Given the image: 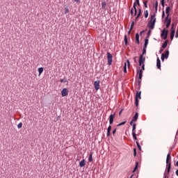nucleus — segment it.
<instances>
[{
    "mask_svg": "<svg viewBox=\"0 0 178 178\" xmlns=\"http://www.w3.org/2000/svg\"><path fill=\"white\" fill-rule=\"evenodd\" d=\"M168 33H169L168 30L165 29H163L161 33V37H163V40H166V38H168Z\"/></svg>",
    "mask_w": 178,
    "mask_h": 178,
    "instance_id": "obj_5",
    "label": "nucleus"
},
{
    "mask_svg": "<svg viewBox=\"0 0 178 178\" xmlns=\"http://www.w3.org/2000/svg\"><path fill=\"white\" fill-rule=\"evenodd\" d=\"M154 8H155L156 12H158V1H156L154 4Z\"/></svg>",
    "mask_w": 178,
    "mask_h": 178,
    "instance_id": "obj_32",
    "label": "nucleus"
},
{
    "mask_svg": "<svg viewBox=\"0 0 178 178\" xmlns=\"http://www.w3.org/2000/svg\"><path fill=\"white\" fill-rule=\"evenodd\" d=\"M145 54H147V47H143V54H142L143 56H144Z\"/></svg>",
    "mask_w": 178,
    "mask_h": 178,
    "instance_id": "obj_26",
    "label": "nucleus"
},
{
    "mask_svg": "<svg viewBox=\"0 0 178 178\" xmlns=\"http://www.w3.org/2000/svg\"><path fill=\"white\" fill-rule=\"evenodd\" d=\"M124 41L125 45H127V35H124Z\"/></svg>",
    "mask_w": 178,
    "mask_h": 178,
    "instance_id": "obj_33",
    "label": "nucleus"
},
{
    "mask_svg": "<svg viewBox=\"0 0 178 178\" xmlns=\"http://www.w3.org/2000/svg\"><path fill=\"white\" fill-rule=\"evenodd\" d=\"M79 166H80V168H84V166H86V160L85 159H83L81 161H80Z\"/></svg>",
    "mask_w": 178,
    "mask_h": 178,
    "instance_id": "obj_17",
    "label": "nucleus"
},
{
    "mask_svg": "<svg viewBox=\"0 0 178 178\" xmlns=\"http://www.w3.org/2000/svg\"><path fill=\"white\" fill-rule=\"evenodd\" d=\"M156 66L157 69H161V60L159 59V58H157Z\"/></svg>",
    "mask_w": 178,
    "mask_h": 178,
    "instance_id": "obj_20",
    "label": "nucleus"
},
{
    "mask_svg": "<svg viewBox=\"0 0 178 178\" xmlns=\"http://www.w3.org/2000/svg\"><path fill=\"white\" fill-rule=\"evenodd\" d=\"M145 62V57L141 54L139 58V65L141 66Z\"/></svg>",
    "mask_w": 178,
    "mask_h": 178,
    "instance_id": "obj_10",
    "label": "nucleus"
},
{
    "mask_svg": "<svg viewBox=\"0 0 178 178\" xmlns=\"http://www.w3.org/2000/svg\"><path fill=\"white\" fill-rule=\"evenodd\" d=\"M88 161L89 162H92V154L90 153L89 158H88Z\"/></svg>",
    "mask_w": 178,
    "mask_h": 178,
    "instance_id": "obj_31",
    "label": "nucleus"
},
{
    "mask_svg": "<svg viewBox=\"0 0 178 178\" xmlns=\"http://www.w3.org/2000/svg\"><path fill=\"white\" fill-rule=\"evenodd\" d=\"M163 51V49H161V50H160V53L162 52Z\"/></svg>",
    "mask_w": 178,
    "mask_h": 178,
    "instance_id": "obj_59",
    "label": "nucleus"
},
{
    "mask_svg": "<svg viewBox=\"0 0 178 178\" xmlns=\"http://www.w3.org/2000/svg\"><path fill=\"white\" fill-rule=\"evenodd\" d=\"M150 33H151V31H148V34H150Z\"/></svg>",
    "mask_w": 178,
    "mask_h": 178,
    "instance_id": "obj_58",
    "label": "nucleus"
},
{
    "mask_svg": "<svg viewBox=\"0 0 178 178\" xmlns=\"http://www.w3.org/2000/svg\"><path fill=\"white\" fill-rule=\"evenodd\" d=\"M176 166H178V161L176 163Z\"/></svg>",
    "mask_w": 178,
    "mask_h": 178,
    "instance_id": "obj_56",
    "label": "nucleus"
},
{
    "mask_svg": "<svg viewBox=\"0 0 178 178\" xmlns=\"http://www.w3.org/2000/svg\"><path fill=\"white\" fill-rule=\"evenodd\" d=\"M175 29H173V25H172L171 33H170V40H173L175 38Z\"/></svg>",
    "mask_w": 178,
    "mask_h": 178,
    "instance_id": "obj_13",
    "label": "nucleus"
},
{
    "mask_svg": "<svg viewBox=\"0 0 178 178\" xmlns=\"http://www.w3.org/2000/svg\"><path fill=\"white\" fill-rule=\"evenodd\" d=\"M107 60L108 66H111V65H112V62L113 61V56H112L109 52L107 53Z\"/></svg>",
    "mask_w": 178,
    "mask_h": 178,
    "instance_id": "obj_3",
    "label": "nucleus"
},
{
    "mask_svg": "<svg viewBox=\"0 0 178 178\" xmlns=\"http://www.w3.org/2000/svg\"><path fill=\"white\" fill-rule=\"evenodd\" d=\"M137 74L138 76V83L140 84V83H141V79H143V70H139L137 71Z\"/></svg>",
    "mask_w": 178,
    "mask_h": 178,
    "instance_id": "obj_8",
    "label": "nucleus"
},
{
    "mask_svg": "<svg viewBox=\"0 0 178 178\" xmlns=\"http://www.w3.org/2000/svg\"><path fill=\"white\" fill-rule=\"evenodd\" d=\"M137 16H138V17H140V16H141V8L138 9V13Z\"/></svg>",
    "mask_w": 178,
    "mask_h": 178,
    "instance_id": "obj_38",
    "label": "nucleus"
},
{
    "mask_svg": "<svg viewBox=\"0 0 178 178\" xmlns=\"http://www.w3.org/2000/svg\"><path fill=\"white\" fill-rule=\"evenodd\" d=\"M133 27H134V22H132V23L131 24V27H130V30L129 31V34H130V33H131V31L133 30Z\"/></svg>",
    "mask_w": 178,
    "mask_h": 178,
    "instance_id": "obj_23",
    "label": "nucleus"
},
{
    "mask_svg": "<svg viewBox=\"0 0 178 178\" xmlns=\"http://www.w3.org/2000/svg\"><path fill=\"white\" fill-rule=\"evenodd\" d=\"M102 9H105V8H106V2L105 1L102 2Z\"/></svg>",
    "mask_w": 178,
    "mask_h": 178,
    "instance_id": "obj_25",
    "label": "nucleus"
},
{
    "mask_svg": "<svg viewBox=\"0 0 178 178\" xmlns=\"http://www.w3.org/2000/svg\"><path fill=\"white\" fill-rule=\"evenodd\" d=\"M165 22H166V28H169L170 26V23H172V19H169V17H168V19H166L165 17Z\"/></svg>",
    "mask_w": 178,
    "mask_h": 178,
    "instance_id": "obj_14",
    "label": "nucleus"
},
{
    "mask_svg": "<svg viewBox=\"0 0 178 178\" xmlns=\"http://www.w3.org/2000/svg\"><path fill=\"white\" fill-rule=\"evenodd\" d=\"M116 134V129L113 131V134Z\"/></svg>",
    "mask_w": 178,
    "mask_h": 178,
    "instance_id": "obj_49",
    "label": "nucleus"
},
{
    "mask_svg": "<svg viewBox=\"0 0 178 178\" xmlns=\"http://www.w3.org/2000/svg\"><path fill=\"white\" fill-rule=\"evenodd\" d=\"M155 16H156L155 13L151 15L150 21L147 24V27H149L150 30H154L155 27V23H156V18H155Z\"/></svg>",
    "mask_w": 178,
    "mask_h": 178,
    "instance_id": "obj_1",
    "label": "nucleus"
},
{
    "mask_svg": "<svg viewBox=\"0 0 178 178\" xmlns=\"http://www.w3.org/2000/svg\"><path fill=\"white\" fill-rule=\"evenodd\" d=\"M122 112H123V109H122V110L120 111V113H119L120 116V115H122Z\"/></svg>",
    "mask_w": 178,
    "mask_h": 178,
    "instance_id": "obj_51",
    "label": "nucleus"
},
{
    "mask_svg": "<svg viewBox=\"0 0 178 178\" xmlns=\"http://www.w3.org/2000/svg\"><path fill=\"white\" fill-rule=\"evenodd\" d=\"M94 86L96 91H98V90H99V81H95Z\"/></svg>",
    "mask_w": 178,
    "mask_h": 178,
    "instance_id": "obj_12",
    "label": "nucleus"
},
{
    "mask_svg": "<svg viewBox=\"0 0 178 178\" xmlns=\"http://www.w3.org/2000/svg\"><path fill=\"white\" fill-rule=\"evenodd\" d=\"M142 70H145V65L144 64H143L142 65Z\"/></svg>",
    "mask_w": 178,
    "mask_h": 178,
    "instance_id": "obj_45",
    "label": "nucleus"
},
{
    "mask_svg": "<svg viewBox=\"0 0 178 178\" xmlns=\"http://www.w3.org/2000/svg\"><path fill=\"white\" fill-rule=\"evenodd\" d=\"M138 17H138V15H137V16L136 17V18H135V20H136V21H138Z\"/></svg>",
    "mask_w": 178,
    "mask_h": 178,
    "instance_id": "obj_48",
    "label": "nucleus"
},
{
    "mask_svg": "<svg viewBox=\"0 0 178 178\" xmlns=\"http://www.w3.org/2000/svg\"><path fill=\"white\" fill-rule=\"evenodd\" d=\"M134 62H136V57L134 58Z\"/></svg>",
    "mask_w": 178,
    "mask_h": 178,
    "instance_id": "obj_57",
    "label": "nucleus"
},
{
    "mask_svg": "<svg viewBox=\"0 0 178 178\" xmlns=\"http://www.w3.org/2000/svg\"><path fill=\"white\" fill-rule=\"evenodd\" d=\"M133 122H135V121H133V120L130 122L129 124H131V126L133 124Z\"/></svg>",
    "mask_w": 178,
    "mask_h": 178,
    "instance_id": "obj_52",
    "label": "nucleus"
},
{
    "mask_svg": "<svg viewBox=\"0 0 178 178\" xmlns=\"http://www.w3.org/2000/svg\"><path fill=\"white\" fill-rule=\"evenodd\" d=\"M141 134V130L138 131V134H136L137 136H140Z\"/></svg>",
    "mask_w": 178,
    "mask_h": 178,
    "instance_id": "obj_47",
    "label": "nucleus"
},
{
    "mask_svg": "<svg viewBox=\"0 0 178 178\" xmlns=\"http://www.w3.org/2000/svg\"><path fill=\"white\" fill-rule=\"evenodd\" d=\"M143 3H144L145 8H148V5L147 4V3H148V1H144Z\"/></svg>",
    "mask_w": 178,
    "mask_h": 178,
    "instance_id": "obj_41",
    "label": "nucleus"
},
{
    "mask_svg": "<svg viewBox=\"0 0 178 178\" xmlns=\"http://www.w3.org/2000/svg\"><path fill=\"white\" fill-rule=\"evenodd\" d=\"M138 168V162H136V166H135L133 172H136V170H137Z\"/></svg>",
    "mask_w": 178,
    "mask_h": 178,
    "instance_id": "obj_34",
    "label": "nucleus"
},
{
    "mask_svg": "<svg viewBox=\"0 0 178 178\" xmlns=\"http://www.w3.org/2000/svg\"><path fill=\"white\" fill-rule=\"evenodd\" d=\"M136 145H137L139 151H141V145H140V143H138V141H136Z\"/></svg>",
    "mask_w": 178,
    "mask_h": 178,
    "instance_id": "obj_36",
    "label": "nucleus"
},
{
    "mask_svg": "<svg viewBox=\"0 0 178 178\" xmlns=\"http://www.w3.org/2000/svg\"><path fill=\"white\" fill-rule=\"evenodd\" d=\"M61 95L62 97H67L69 95V90L67 88H63L61 91Z\"/></svg>",
    "mask_w": 178,
    "mask_h": 178,
    "instance_id": "obj_9",
    "label": "nucleus"
},
{
    "mask_svg": "<svg viewBox=\"0 0 178 178\" xmlns=\"http://www.w3.org/2000/svg\"><path fill=\"white\" fill-rule=\"evenodd\" d=\"M23 127V123L20 122L17 125V129H22Z\"/></svg>",
    "mask_w": 178,
    "mask_h": 178,
    "instance_id": "obj_37",
    "label": "nucleus"
},
{
    "mask_svg": "<svg viewBox=\"0 0 178 178\" xmlns=\"http://www.w3.org/2000/svg\"><path fill=\"white\" fill-rule=\"evenodd\" d=\"M74 2H79L80 0H74Z\"/></svg>",
    "mask_w": 178,
    "mask_h": 178,
    "instance_id": "obj_55",
    "label": "nucleus"
},
{
    "mask_svg": "<svg viewBox=\"0 0 178 178\" xmlns=\"http://www.w3.org/2000/svg\"><path fill=\"white\" fill-rule=\"evenodd\" d=\"M176 38H178V29H177V33H176Z\"/></svg>",
    "mask_w": 178,
    "mask_h": 178,
    "instance_id": "obj_50",
    "label": "nucleus"
},
{
    "mask_svg": "<svg viewBox=\"0 0 178 178\" xmlns=\"http://www.w3.org/2000/svg\"><path fill=\"white\" fill-rule=\"evenodd\" d=\"M138 119V113H136L134 116L132 118V122H137Z\"/></svg>",
    "mask_w": 178,
    "mask_h": 178,
    "instance_id": "obj_16",
    "label": "nucleus"
},
{
    "mask_svg": "<svg viewBox=\"0 0 178 178\" xmlns=\"http://www.w3.org/2000/svg\"><path fill=\"white\" fill-rule=\"evenodd\" d=\"M136 124H133V128H132V133H136Z\"/></svg>",
    "mask_w": 178,
    "mask_h": 178,
    "instance_id": "obj_35",
    "label": "nucleus"
},
{
    "mask_svg": "<svg viewBox=\"0 0 178 178\" xmlns=\"http://www.w3.org/2000/svg\"><path fill=\"white\" fill-rule=\"evenodd\" d=\"M136 44H140V35L138 33L136 34Z\"/></svg>",
    "mask_w": 178,
    "mask_h": 178,
    "instance_id": "obj_18",
    "label": "nucleus"
},
{
    "mask_svg": "<svg viewBox=\"0 0 178 178\" xmlns=\"http://www.w3.org/2000/svg\"><path fill=\"white\" fill-rule=\"evenodd\" d=\"M161 6L165 7V0H161Z\"/></svg>",
    "mask_w": 178,
    "mask_h": 178,
    "instance_id": "obj_43",
    "label": "nucleus"
},
{
    "mask_svg": "<svg viewBox=\"0 0 178 178\" xmlns=\"http://www.w3.org/2000/svg\"><path fill=\"white\" fill-rule=\"evenodd\" d=\"M124 73H127V64L125 63L124 66Z\"/></svg>",
    "mask_w": 178,
    "mask_h": 178,
    "instance_id": "obj_27",
    "label": "nucleus"
},
{
    "mask_svg": "<svg viewBox=\"0 0 178 178\" xmlns=\"http://www.w3.org/2000/svg\"><path fill=\"white\" fill-rule=\"evenodd\" d=\"M169 12H170V6H168V7H166V8H165V13H166V15H167L166 20H168V17H169Z\"/></svg>",
    "mask_w": 178,
    "mask_h": 178,
    "instance_id": "obj_15",
    "label": "nucleus"
},
{
    "mask_svg": "<svg viewBox=\"0 0 178 178\" xmlns=\"http://www.w3.org/2000/svg\"><path fill=\"white\" fill-rule=\"evenodd\" d=\"M169 58V50H167L165 54H161V60L163 62L165 59H168Z\"/></svg>",
    "mask_w": 178,
    "mask_h": 178,
    "instance_id": "obj_7",
    "label": "nucleus"
},
{
    "mask_svg": "<svg viewBox=\"0 0 178 178\" xmlns=\"http://www.w3.org/2000/svg\"><path fill=\"white\" fill-rule=\"evenodd\" d=\"M131 15L134 16V17L136 16V15H134V9H133V8L131 9Z\"/></svg>",
    "mask_w": 178,
    "mask_h": 178,
    "instance_id": "obj_40",
    "label": "nucleus"
},
{
    "mask_svg": "<svg viewBox=\"0 0 178 178\" xmlns=\"http://www.w3.org/2000/svg\"><path fill=\"white\" fill-rule=\"evenodd\" d=\"M111 130H112V127L110 125L107 129V137H109V136H111Z\"/></svg>",
    "mask_w": 178,
    "mask_h": 178,
    "instance_id": "obj_19",
    "label": "nucleus"
},
{
    "mask_svg": "<svg viewBox=\"0 0 178 178\" xmlns=\"http://www.w3.org/2000/svg\"><path fill=\"white\" fill-rule=\"evenodd\" d=\"M148 15H149L148 10H145L144 16H145V19H147L148 17Z\"/></svg>",
    "mask_w": 178,
    "mask_h": 178,
    "instance_id": "obj_22",
    "label": "nucleus"
},
{
    "mask_svg": "<svg viewBox=\"0 0 178 178\" xmlns=\"http://www.w3.org/2000/svg\"><path fill=\"white\" fill-rule=\"evenodd\" d=\"M138 99H141V91L136 92V98H135L136 106H138Z\"/></svg>",
    "mask_w": 178,
    "mask_h": 178,
    "instance_id": "obj_4",
    "label": "nucleus"
},
{
    "mask_svg": "<svg viewBox=\"0 0 178 178\" xmlns=\"http://www.w3.org/2000/svg\"><path fill=\"white\" fill-rule=\"evenodd\" d=\"M148 39L145 40V44H144V47L147 48V45H148Z\"/></svg>",
    "mask_w": 178,
    "mask_h": 178,
    "instance_id": "obj_28",
    "label": "nucleus"
},
{
    "mask_svg": "<svg viewBox=\"0 0 178 178\" xmlns=\"http://www.w3.org/2000/svg\"><path fill=\"white\" fill-rule=\"evenodd\" d=\"M137 5L138 6H140V0H136V2L134 3V16H137Z\"/></svg>",
    "mask_w": 178,
    "mask_h": 178,
    "instance_id": "obj_2",
    "label": "nucleus"
},
{
    "mask_svg": "<svg viewBox=\"0 0 178 178\" xmlns=\"http://www.w3.org/2000/svg\"><path fill=\"white\" fill-rule=\"evenodd\" d=\"M115 113L113 114H111L109 116V123L110 124H113V120H115Z\"/></svg>",
    "mask_w": 178,
    "mask_h": 178,
    "instance_id": "obj_11",
    "label": "nucleus"
},
{
    "mask_svg": "<svg viewBox=\"0 0 178 178\" xmlns=\"http://www.w3.org/2000/svg\"><path fill=\"white\" fill-rule=\"evenodd\" d=\"M140 34H143V32H140Z\"/></svg>",
    "mask_w": 178,
    "mask_h": 178,
    "instance_id": "obj_61",
    "label": "nucleus"
},
{
    "mask_svg": "<svg viewBox=\"0 0 178 178\" xmlns=\"http://www.w3.org/2000/svg\"><path fill=\"white\" fill-rule=\"evenodd\" d=\"M164 177H166V174H164Z\"/></svg>",
    "mask_w": 178,
    "mask_h": 178,
    "instance_id": "obj_60",
    "label": "nucleus"
},
{
    "mask_svg": "<svg viewBox=\"0 0 178 178\" xmlns=\"http://www.w3.org/2000/svg\"><path fill=\"white\" fill-rule=\"evenodd\" d=\"M175 173L178 176V170H176Z\"/></svg>",
    "mask_w": 178,
    "mask_h": 178,
    "instance_id": "obj_54",
    "label": "nucleus"
},
{
    "mask_svg": "<svg viewBox=\"0 0 178 178\" xmlns=\"http://www.w3.org/2000/svg\"><path fill=\"white\" fill-rule=\"evenodd\" d=\"M68 13H69V8L67 7H66L65 8V15H67Z\"/></svg>",
    "mask_w": 178,
    "mask_h": 178,
    "instance_id": "obj_42",
    "label": "nucleus"
},
{
    "mask_svg": "<svg viewBox=\"0 0 178 178\" xmlns=\"http://www.w3.org/2000/svg\"><path fill=\"white\" fill-rule=\"evenodd\" d=\"M166 47H168V40H165L164 42V43L162 45V48H163V49H165V48H166Z\"/></svg>",
    "mask_w": 178,
    "mask_h": 178,
    "instance_id": "obj_24",
    "label": "nucleus"
},
{
    "mask_svg": "<svg viewBox=\"0 0 178 178\" xmlns=\"http://www.w3.org/2000/svg\"><path fill=\"white\" fill-rule=\"evenodd\" d=\"M132 136H133L134 140H137V134H136V132L132 133Z\"/></svg>",
    "mask_w": 178,
    "mask_h": 178,
    "instance_id": "obj_30",
    "label": "nucleus"
},
{
    "mask_svg": "<svg viewBox=\"0 0 178 178\" xmlns=\"http://www.w3.org/2000/svg\"><path fill=\"white\" fill-rule=\"evenodd\" d=\"M134 156H137V149L136 148L134 149Z\"/></svg>",
    "mask_w": 178,
    "mask_h": 178,
    "instance_id": "obj_39",
    "label": "nucleus"
},
{
    "mask_svg": "<svg viewBox=\"0 0 178 178\" xmlns=\"http://www.w3.org/2000/svg\"><path fill=\"white\" fill-rule=\"evenodd\" d=\"M170 158H172V156H170V154H168L167 155V159H166V163L167 165H168V173H170V163H169V159H170Z\"/></svg>",
    "mask_w": 178,
    "mask_h": 178,
    "instance_id": "obj_6",
    "label": "nucleus"
},
{
    "mask_svg": "<svg viewBox=\"0 0 178 178\" xmlns=\"http://www.w3.org/2000/svg\"><path fill=\"white\" fill-rule=\"evenodd\" d=\"M60 83H63L65 81L63 79H60Z\"/></svg>",
    "mask_w": 178,
    "mask_h": 178,
    "instance_id": "obj_53",
    "label": "nucleus"
},
{
    "mask_svg": "<svg viewBox=\"0 0 178 178\" xmlns=\"http://www.w3.org/2000/svg\"><path fill=\"white\" fill-rule=\"evenodd\" d=\"M38 72L39 73V76H40V74L42 73V72H44V67H39L38 69Z\"/></svg>",
    "mask_w": 178,
    "mask_h": 178,
    "instance_id": "obj_21",
    "label": "nucleus"
},
{
    "mask_svg": "<svg viewBox=\"0 0 178 178\" xmlns=\"http://www.w3.org/2000/svg\"><path fill=\"white\" fill-rule=\"evenodd\" d=\"M126 123H127V121H124V122L118 124L117 126H118V127H119V126H123L124 124H126Z\"/></svg>",
    "mask_w": 178,
    "mask_h": 178,
    "instance_id": "obj_29",
    "label": "nucleus"
},
{
    "mask_svg": "<svg viewBox=\"0 0 178 178\" xmlns=\"http://www.w3.org/2000/svg\"><path fill=\"white\" fill-rule=\"evenodd\" d=\"M162 17H163V18L165 17V11H163V13H162Z\"/></svg>",
    "mask_w": 178,
    "mask_h": 178,
    "instance_id": "obj_46",
    "label": "nucleus"
},
{
    "mask_svg": "<svg viewBox=\"0 0 178 178\" xmlns=\"http://www.w3.org/2000/svg\"><path fill=\"white\" fill-rule=\"evenodd\" d=\"M127 63L128 67H130V60H127Z\"/></svg>",
    "mask_w": 178,
    "mask_h": 178,
    "instance_id": "obj_44",
    "label": "nucleus"
}]
</instances>
